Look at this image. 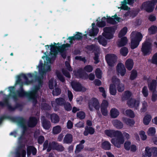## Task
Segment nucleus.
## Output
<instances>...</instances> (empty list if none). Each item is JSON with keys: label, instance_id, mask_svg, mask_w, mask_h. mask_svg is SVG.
Returning <instances> with one entry per match:
<instances>
[{"label": "nucleus", "instance_id": "nucleus-1", "mask_svg": "<svg viewBox=\"0 0 157 157\" xmlns=\"http://www.w3.org/2000/svg\"><path fill=\"white\" fill-rule=\"evenodd\" d=\"M113 136L111 139V143L116 147L119 148L121 145L123 144L124 139L122 133L118 130L114 131L109 129V137Z\"/></svg>", "mask_w": 157, "mask_h": 157}, {"label": "nucleus", "instance_id": "nucleus-2", "mask_svg": "<svg viewBox=\"0 0 157 157\" xmlns=\"http://www.w3.org/2000/svg\"><path fill=\"white\" fill-rule=\"evenodd\" d=\"M11 95H13V94H9L3 99V101H0V106L2 107H6L10 111H14L17 109H22V105L18 102L16 103L14 107L11 106L9 102V97L11 96Z\"/></svg>", "mask_w": 157, "mask_h": 157}, {"label": "nucleus", "instance_id": "nucleus-3", "mask_svg": "<svg viewBox=\"0 0 157 157\" xmlns=\"http://www.w3.org/2000/svg\"><path fill=\"white\" fill-rule=\"evenodd\" d=\"M9 89L10 93L13 94V95H11L15 101L18 100V97L22 98L24 97L28 98L29 101H31L29 92H26L25 91L17 90V94H16L14 91V87L10 86L9 87Z\"/></svg>", "mask_w": 157, "mask_h": 157}, {"label": "nucleus", "instance_id": "nucleus-4", "mask_svg": "<svg viewBox=\"0 0 157 157\" xmlns=\"http://www.w3.org/2000/svg\"><path fill=\"white\" fill-rule=\"evenodd\" d=\"M152 44L149 40H145L142 44L141 51L142 55L144 56H149L152 51Z\"/></svg>", "mask_w": 157, "mask_h": 157}, {"label": "nucleus", "instance_id": "nucleus-5", "mask_svg": "<svg viewBox=\"0 0 157 157\" xmlns=\"http://www.w3.org/2000/svg\"><path fill=\"white\" fill-rule=\"evenodd\" d=\"M142 38V35L140 32L137 33L134 36H132L131 39V48L134 49L137 47Z\"/></svg>", "mask_w": 157, "mask_h": 157}, {"label": "nucleus", "instance_id": "nucleus-6", "mask_svg": "<svg viewBox=\"0 0 157 157\" xmlns=\"http://www.w3.org/2000/svg\"><path fill=\"white\" fill-rule=\"evenodd\" d=\"M10 119L13 121L16 122L22 128V135H24L28 130V128L25 125L26 119L21 117H10Z\"/></svg>", "mask_w": 157, "mask_h": 157}, {"label": "nucleus", "instance_id": "nucleus-7", "mask_svg": "<svg viewBox=\"0 0 157 157\" xmlns=\"http://www.w3.org/2000/svg\"><path fill=\"white\" fill-rule=\"evenodd\" d=\"M155 4V2L153 0L146 1L142 3L140 8L141 10L144 9L147 12L151 13L154 10Z\"/></svg>", "mask_w": 157, "mask_h": 157}, {"label": "nucleus", "instance_id": "nucleus-8", "mask_svg": "<svg viewBox=\"0 0 157 157\" xmlns=\"http://www.w3.org/2000/svg\"><path fill=\"white\" fill-rule=\"evenodd\" d=\"M40 88V87L39 86H36L32 91L29 92L33 106H35L37 103V98L38 96V91Z\"/></svg>", "mask_w": 157, "mask_h": 157}, {"label": "nucleus", "instance_id": "nucleus-9", "mask_svg": "<svg viewBox=\"0 0 157 157\" xmlns=\"http://www.w3.org/2000/svg\"><path fill=\"white\" fill-rule=\"evenodd\" d=\"M112 83L115 84L118 92H122L124 91L125 89L124 84L121 82L120 79L116 76H113L112 78Z\"/></svg>", "mask_w": 157, "mask_h": 157}, {"label": "nucleus", "instance_id": "nucleus-10", "mask_svg": "<svg viewBox=\"0 0 157 157\" xmlns=\"http://www.w3.org/2000/svg\"><path fill=\"white\" fill-rule=\"evenodd\" d=\"M88 108L90 110L92 111L94 107L96 110H99L100 106L98 99L95 98H93L88 102Z\"/></svg>", "mask_w": 157, "mask_h": 157}, {"label": "nucleus", "instance_id": "nucleus-11", "mask_svg": "<svg viewBox=\"0 0 157 157\" xmlns=\"http://www.w3.org/2000/svg\"><path fill=\"white\" fill-rule=\"evenodd\" d=\"M71 47L70 44L68 43L63 44L61 46H59L58 48V51L60 52L61 56L63 58L65 59L66 58L67 56V54L66 51L67 49L66 48Z\"/></svg>", "mask_w": 157, "mask_h": 157}, {"label": "nucleus", "instance_id": "nucleus-12", "mask_svg": "<svg viewBox=\"0 0 157 157\" xmlns=\"http://www.w3.org/2000/svg\"><path fill=\"white\" fill-rule=\"evenodd\" d=\"M116 72L117 75L124 76L126 73V69L124 65L122 63H119L116 66Z\"/></svg>", "mask_w": 157, "mask_h": 157}, {"label": "nucleus", "instance_id": "nucleus-13", "mask_svg": "<svg viewBox=\"0 0 157 157\" xmlns=\"http://www.w3.org/2000/svg\"><path fill=\"white\" fill-rule=\"evenodd\" d=\"M21 78H23L25 80V83L26 84L28 85L32 82V80H29L27 76L25 74L22 73L20 75H18L17 77V80L16 82L17 84H20L23 83L22 81Z\"/></svg>", "mask_w": 157, "mask_h": 157}, {"label": "nucleus", "instance_id": "nucleus-14", "mask_svg": "<svg viewBox=\"0 0 157 157\" xmlns=\"http://www.w3.org/2000/svg\"><path fill=\"white\" fill-rule=\"evenodd\" d=\"M108 106V101L104 100L100 106L101 111L102 115L104 116H106L108 115V112L107 109Z\"/></svg>", "mask_w": 157, "mask_h": 157}, {"label": "nucleus", "instance_id": "nucleus-15", "mask_svg": "<svg viewBox=\"0 0 157 157\" xmlns=\"http://www.w3.org/2000/svg\"><path fill=\"white\" fill-rule=\"evenodd\" d=\"M117 57L115 54H109V66L113 67L116 64Z\"/></svg>", "mask_w": 157, "mask_h": 157}, {"label": "nucleus", "instance_id": "nucleus-16", "mask_svg": "<svg viewBox=\"0 0 157 157\" xmlns=\"http://www.w3.org/2000/svg\"><path fill=\"white\" fill-rule=\"evenodd\" d=\"M72 89L75 91H81L82 90V86L81 84L78 82H71Z\"/></svg>", "mask_w": 157, "mask_h": 157}, {"label": "nucleus", "instance_id": "nucleus-17", "mask_svg": "<svg viewBox=\"0 0 157 157\" xmlns=\"http://www.w3.org/2000/svg\"><path fill=\"white\" fill-rule=\"evenodd\" d=\"M41 123L43 128L45 129L48 130L51 127V123L50 121L46 119L45 117L43 116L41 119Z\"/></svg>", "mask_w": 157, "mask_h": 157}, {"label": "nucleus", "instance_id": "nucleus-18", "mask_svg": "<svg viewBox=\"0 0 157 157\" xmlns=\"http://www.w3.org/2000/svg\"><path fill=\"white\" fill-rule=\"evenodd\" d=\"M37 121L36 117H30L28 122V125L29 127H34L37 124Z\"/></svg>", "mask_w": 157, "mask_h": 157}, {"label": "nucleus", "instance_id": "nucleus-19", "mask_svg": "<svg viewBox=\"0 0 157 157\" xmlns=\"http://www.w3.org/2000/svg\"><path fill=\"white\" fill-rule=\"evenodd\" d=\"M53 150L59 152H62L64 150L65 148L63 145L55 141H52Z\"/></svg>", "mask_w": 157, "mask_h": 157}, {"label": "nucleus", "instance_id": "nucleus-20", "mask_svg": "<svg viewBox=\"0 0 157 157\" xmlns=\"http://www.w3.org/2000/svg\"><path fill=\"white\" fill-rule=\"evenodd\" d=\"M22 146H20L15 152V157H22L25 156L26 152L25 150L22 149Z\"/></svg>", "mask_w": 157, "mask_h": 157}, {"label": "nucleus", "instance_id": "nucleus-21", "mask_svg": "<svg viewBox=\"0 0 157 157\" xmlns=\"http://www.w3.org/2000/svg\"><path fill=\"white\" fill-rule=\"evenodd\" d=\"M95 40H97L99 43L103 46H105L107 44V40L108 39L104 38L102 36L100 35L96 38Z\"/></svg>", "mask_w": 157, "mask_h": 157}, {"label": "nucleus", "instance_id": "nucleus-22", "mask_svg": "<svg viewBox=\"0 0 157 157\" xmlns=\"http://www.w3.org/2000/svg\"><path fill=\"white\" fill-rule=\"evenodd\" d=\"M107 18L105 17H103L101 18V21H98V20H97V21L96 23L97 26L100 28H102L105 27L106 25V22L108 23V16L107 15Z\"/></svg>", "mask_w": 157, "mask_h": 157}, {"label": "nucleus", "instance_id": "nucleus-23", "mask_svg": "<svg viewBox=\"0 0 157 157\" xmlns=\"http://www.w3.org/2000/svg\"><path fill=\"white\" fill-rule=\"evenodd\" d=\"M73 140V136L70 133L67 134L63 139V143L66 144H71Z\"/></svg>", "mask_w": 157, "mask_h": 157}, {"label": "nucleus", "instance_id": "nucleus-24", "mask_svg": "<svg viewBox=\"0 0 157 157\" xmlns=\"http://www.w3.org/2000/svg\"><path fill=\"white\" fill-rule=\"evenodd\" d=\"M127 103L129 107L133 108L138 106L139 101L135 99L131 98L128 101Z\"/></svg>", "mask_w": 157, "mask_h": 157}, {"label": "nucleus", "instance_id": "nucleus-25", "mask_svg": "<svg viewBox=\"0 0 157 157\" xmlns=\"http://www.w3.org/2000/svg\"><path fill=\"white\" fill-rule=\"evenodd\" d=\"M77 74L79 78L84 79H86L88 76V74L84 72V70L82 68H80L77 71Z\"/></svg>", "mask_w": 157, "mask_h": 157}, {"label": "nucleus", "instance_id": "nucleus-26", "mask_svg": "<svg viewBox=\"0 0 157 157\" xmlns=\"http://www.w3.org/2000/svg\"><path fill=\"white\" fill-rule=\"evenodd\" d=\"M95 132L94 129L91 127L86 126L85 128V130L83 132V135L85 136H87L89 134H93Z\"/></svg>", "mask_w": 157, "mask_h": 157}, {"label": "nucleus", "instance_id": "nucleus-27", "mask_svg": "<svg viewBox=\"0 0 157 157\" xmlns=\"http://www.w3.org/2000/svg\"><path fill=\"white\" fill-rule=\"evenodd\" d=\"M117 42V45L118 47H121L125 45L128 43V40L126 37L124 36L121 38Z\"/></svg>", "mask_w": 157, "mask_h": 157}, {"label": "nucleus", "instance_id": "nucleus-28", "mask_svg": "<svg viewBox=\"0 0 157 157\" xmlns=\"http://www.w3.org/2000/svg\"><path fill=\"white\" fill-rule=\"evenodd\" d=\"M134 64L133 60L132 59H128L125 62V65L128 70L131 71L133 67Z\"/></svg>", "mask_w": 157, "mask_h": 157}, {"label": "nucleus", "instance_id": "nucleus-29", "mask_svg": "<svg viewBox=\"0 0 157 157\" xmlns=\"http://www.w3.org/2000/svg\"><path fill=\"white\" fill-rule=\"evenodd\" d=\"M157 81L155 79H153L151 82L148 84L149 90L151 91H155L157 86Z\"/></svg>", "mask_w": 157, "mask_h": 157}, {"label": "nucleus", "instance_id": "nucleus-30", "mask_svg": "<svg viewBox=\"0 0 157 157\" xmlns=\"http://www.w3.org/2000/svg\"><path fill=\"white\" fill-rule=\"evenodd\" d=\"M40 74H41V75L38 76L36 75H35L33 73H29L27 74V76L29 78H33L34 77L36 80L37 82H39V81L43 80V75L44 74H42V73Z\"/></svg>", "mask_w": 157, "mask_h": 157}, {"label": "nucleus", "instance_id": "nucleus-31", "mask_svg": "<svg viewBox=\"0 0 157 157\" xmlns=\"http://www.w3.org/2000/svg\"><path fill=\"white\" fill-rule=\"evenodd\" d=\"M112 123L113 126L117 129H121L123 127L122 123L118 120H114L112 121Z\"/></svg>", "mask_w": 157, "mask_h": 157}, {"label": "nucleus", "instance_id": "nucleus-32", "mask_svg": "<svg viewBox=\"0 0 157 157\" xmlns=\"http://www.w3.org/2000/svg\"><path fill=\"white\" fill-rule=\"evenodd\" d=\"M117 88L114 84L112 83L109 86V92L111 95H115L117 93Z\"/></svg>", "mask_w": 157, "mask_h": 157}, {"label": "nucleus", "instance_id": "nucleus-33", "mask_svg": "<svg viewBox=\"0 0 157 157\" xmlns=\"http://www.w3.org/2000/svg\"><path fill=\"white\" fill-rule=\"evenodd\" d=\"M157 33V26L152 25L148 29V33L149 35H154Z\"/></svg>", "mask_w": 157, "mask_h": 157}, {"label": "nucleus", "instance_id": "nucleus-34", "mask_svg": "<svg viewBox=\"0 0 157 157\" xmlns=\"http://www.w3.org/2000/svg\"><path fill=\"white\" fill-rule=\"evenodd\" d=\"M99 31V29L97 27H92V29L89 31V35L90 36H95L97 35Z\"/></svg>", "mask_w": 157, "mask_h": 157}, {"label": "nucleus", "instance_id": "nucleus-35", "mask_svg": "<svg viewBox=\"0 0 157 157\" xmlns=\"http://www.w3.org/2000/svg\"><path fill=\"white\" fill-rule=\"evenodd\" d=\"M50 118L52 122L54 123H58L59 121V116L55 113L52 114L51 115Z\"/></svg>", "mask_w": 157, "mask_h": 157}, {"label": "nucleus", "instance_id": "nucleus-36", "mask_svg": "<svg viewBox=\"0 0 157 157\" xmlns=\"http://www.w3.org/2000/svg\"><path fill=\"white\" fill-rule=\"evenodd\" d=\"M110 115L113 118H116L119 114V112L117 109L115 108L112 109L110 111Z\"/></svg>", "mask_w": 157, "mask_h": 157}, {"label": "nucleus", "instance_id": "nucleus-37", "mask_svg": "<svg viewBox=\"0 0 157 157\" xmlns=\"http://www.w3.org/2000/svg\"><path fill=\"white\" fill-rule=\"evenodd\" d=\"M132 95V93L129 90L125 91L124 92V94L122 97V99L123 100H127L129 99Z\"/></svg>", "mask_w": 157, "mask_h": 157}, {"label": "nucleus", "instance_id": "nucleus-38", "mask_svg": "<svg viewBox=\"0 0 157 157\" xmlns=\"http://www.w3.org/2000/svg\"><path fill=\"white\" fill-rule=\"evenodd\" d=\"M55 102L57 105L62 106L64 105L66 101L64 98H56L55 99Z\"/></svg>", "mask_w": 157, "mask_h": 157}, {"label": "nucleus", "instance_id": "nucleus-39", "mask_svg": "<svg viewBox=\"0 0 157 157\" xmlns=\"http://www.w3.org/2000/svg\"><path fill=\"white\" fill-rule=\"evenodd\" d=\"M151 116L149 114L146 115L143 118V123L144 124L146 125L149 124V122L151 121Z\"/></svg>", "mask_w": 157, "mask_h": 157}, {"label": "nucleus", "instance_id": "nucleus-40", "mask_svg": "<svg viewBox=\"0 0 157 157\" xmlns=\"http://www.w3.org/2000/svg\"><path fill=\"white\" fill-rule=\"evenodd\" d=\"M56 74L57 78L60 82L63 83L65 82V78L60 72L58 71H56Z\"/></svg>", "mask_w": 157, "mask_h": 157}, {"label": "nucleus", "instance_id": "nucleus-41", "mask_svg": "<svg viewBox=\"0 0 157 157\" xmlns=\"http://www.w3.org/2000/svg\"><path fill=\"white\" fill-rule=\"evenodd\" d=\"M138 75L137 71L134 69L132 70L129 77V79L131 80H133L137 77Z\"/></svg>", "mask_w": 157, "mask_h": 157}, {"label": "nucleus", "instance_id": "nucleus-42", "mask_svg": "<svg viewBox=\"0 0 157 157\" xmlns=\"http://www.w3.org/2000/svg\"><path fill=\"white\" fill-rule=\"evenodd\" d=\"M128 31V29L127 27H124L120 31L118 35V37L121 38L122 37H124Z\"/></svg>", "mask_w": 157, "mask_h": 157}, {"label": "nucleus", "instance_id": "nucleus-43", "mask_svg": "<svg viewBox=\"0 0 157 157\" xmlns=\"http://www.w3.org/2000/svg\"><path fill=\"white\" fill-rule=\"evenodd\" d=\"M127 2L126 0H124L123 1L121 2V7L119 8H121V10H128L130 9V8L126 5Z\"/></svg>", "mask_w": 157, "mask_h": 157}, {"label": "nucleus", "instance_id": "nucleus-44", "mask_svg": "<svg viewBox=\"0 0 157 157\" xmlns=\"http://www.w3.org/2000/svg\"><path fill=\"white\" fill-rule=\"evenodd\" d=\"M124 121L127 125L130 126L133 125L135 123L133 119L130 118H125Z\"/></svg>", "mask_w": 157, "mask_h": 157}, {"label": "nucleus", "instance_id": "nucleus-45", "mask_svg": "<svg viewBox=\"0 0 157 157\" xmlns=\"http://www.w3.org/2000/svg\"><path fill=\"white\" fill-rule=\"evenodd\" d=\"M128 52V49L126 47H123L121 48L120 50V54L124 56H126Z\"/></svg>", "mask_w": 157, "mask_h": 157}, {"label": "nucleus", "instance_id": "nucleus-46", "mask_svg": "<svg viewBox=\"0 0 157 157\" xmlns=\"http://www.w3.org/2000/svg\"><path fill=\"white\" fill-rule=\"evenodd\" d=\"M41 109L44 110H49L51 109V106L47 103H42L41 105Z\"/></svg>", "mask_w": 157, "mask_h": 157}, {"label": "nucleus", "instance_id": "nucleus-47", "mask_svg": "<svg viewBox=\"0 0 157 157\" xmlns=\"http://www.w3.org/2000/svg\"><path fill=\"white\" fill-rule=\"evenodd\" d=\"M84 148V145H81L80 144H77L76 147L75 151V154H76L81 151Z\"/></svg>", "mask_w": 157, "mask_h": 157}, {"label": "nucleus", "instance_id": "nucleus-48", "mask_svg": "<svg viewBox=\"0 0 157 157\" xmlns=\"http://www.w3.org/2000/svg\"><path fill=\"white\" fill-rule=\"evenodd\" d=\"M61 131V128L60 126H56L54 127L53 128V133L55 134H56L59 133Z\"/></svg>", "mask_w": 157, "mask_h": 157}, {"label": "nucleus", "instance_id": "nucleus-49", "mask_svg": "<svg viewBox=\"0 0 157 157\" xmlns=\"http://www.w3.org/2000/svg\"><path fill=\"white\" fill-rule=\"evenodd\" d=\"M125 114L127 116L132 118L135 117V114L133 112L131 109H127L125 111Z\"/></svg>", "mask_w": 157, "mask_h": 157}, {"label": "nucleus", "instance_id": "nucleus-50", "mask_svg": "<svg viewBox=\"0 0 157 157\" xmlns=\"http://www.w3.org/2000/svg\"><path fill=\"white\" fill-rule=\"evenodd\" d=\"M145 154L148 157H151L152 155L151 147H146L145 150Z\"/></svg>", "mask_w": 157, "mask_h": 157}, {"label": "nucleus", "instance_id": "nucleus-51", "mask_svg": "<svg viewBox=\"0 0 157 157\" xmlns=\"http://www.w3.org/2000/svg\"><path fill=\"white\" fill-rule=\"evenodd\" d=\"M61 90L60 88L59 87L55 88L53 90L52 94L54 96H57L61 94Z\"/></svg>", "mask_w": 157, "mask_h": 157}, {"label": "nucleus", "instance_id": "nucleus-52", "mask_svg": "<svg viewBox=\"0 0 157 157\" xmlns=\"http://www.w3.org/2000/svg\"><path fill=\"white\" fill-rule=\"evenodd\" d=\"M93 69V66L90 65H86L84 68V70L88 73L92 72Z\"/></svg>", "mask_w": 157, "mask_h": 157}, {"label": "nucleus", "instance_id": "nucleus-53", "mask_svg": "<svg viewBox=\"0 0 157 157\" xmlns=\"http://www.w3.org/2000/svg\"><path fill=\"white\" fill-rule=\"evenodd\" d=\"M86 116L85 113L82 111H80L77 113V117L81 120L84 119Z\"/></svg>", "mask_w": 157, "mask_h": 157}, {"label": "nucleus", "instance_id": "nucleus-54", "mask_svg": "<svg viewBox=\"0 0 157 157\" xmlns=\"http://www.w3.org/2000/svg\"><path fill=\"white\" fill-rule=\"evenodd\" d=\"M131 145V142L129 141H126L124 144V148L126 151H129L130 149Z\"/></svg>", "mask_w": 157, "mask_h": 157}, {"label": "nucleus", "instance_id": "nucleus-55", "mask_svg": "<svg viewBox=\"0 0 157 157\" xmlns=\"http://www.w3.org/2000/svg\"><path fill=\"white\" fill-rule=\"evenodd\" d=\"M95 74L96 77L99 78L101 79V71L99 68H97L95 71Z\"/></svg>", "mask_w": 157, "mask_h": 157}, {"label": "nucleus", "instance_id": "nucleus-56", "mask_svg": "<svg viewBox=\"0 0 157 157\" xmlns=\"http://www.w3.org/2000/svg\"><path fill=\"white\" fill-rule=\"evenodd\" d=\"M149 136H153L155 133V129L154 127H151L149 128L147 132Z\"/></svg>", "mask_w": 157, "mask_h": 157}, {"label": "nucleus", "instance_id": "nucleus-57", "mask_svg": "<svg viewBox=\"0 0 157 157\" xmlns=\"http://www.w3.org/2000/svg\"><path fill=\"white\" fill-rule=\"evenodd\" d=\"M142 93L144 97L146 98L148 96V92L147 86H144L142 89Z\"/></svg>", "mask_w": 157, "mask_h": 157}, {"label": "nucleus", "instance_id": "nucleus-58", "mask_svg": "<svg viewBox=\"0 0 157 157\" xmlns=\"http://www.w3.org/2000/svg\"><path fill=\"white\" fill-rule=\"evenodd\" d=\"M63 105L65 110L67 111H70L72 109V106L70 103L69 102L67 103H65Z\"/></svg>", "mask_w": 157, "mask_h": 157}, {"label": "nucleus", "instance_id": "nucleus-59", "mask_svg": "<svg viewBox=\"0 0 157 157\" xmlns=\"http://www.w3.org/2000/svg\"><path fill=\"white\" fill-rule=\"evenodd\" d=\"M147 103L145 101H144L142 104V108L140 109L141 112H144L147 110Z\"/></svg>", "mask_w": 157, "mask_h": 157}, {"label": "nucleus", "instance_id": "nucleus-60", "mask_svg": "<svg viewBox=\"0 0 157 157\" xmlns=\"http://www.w3.org/2000/svg\"><path fill=\"white\" fill-rule=\"evenodd\" d=\"M54 45L52 44L51 45H50L51 51L52 52H57V50H56V49H57V50H58V47L57 46V44L55 43H54Z\"/></svg>", "mask_w": 157, "mask_h": 157}, {"label": "nucleus", "instance_id": "nucleus-61", "mask_svg": "<svg viewBox=\"0 0 157 157\" xmlns=\"http://www.w3.org/2000/svg\"><path fill=\"white\" fill-rule=\"evenodd\" d=\"M76 34L74 35L76 40H80L82 39L83 36L82 33L76 32Z\"/></svg>", "mask_w": 157, "mask_h": 157}, {"label": "nucleus", "instance_id": "nucleus-62", "mask_svg": "<svg viewBox=\"0 0 157 157\" xmlns=\"http://www.w3.org/2000/svg\"><path fill=\"white\" fill-rule=\"evenodd\" d=\"M151 63L157 65V52L153 55L151 59Z\"/></svg>", "mask_w": 157, "mask_h": 157}, {"label": "nucleus", "instance_id": "nucleus-63", "mask_svg": "<svg viewBox=\"0 0 157 157\" xmlns=\"http://www.w3.org/2000/svg\"><path fill=\"white\" fill-rule=\"evenodd\" d=\"M45 140L44 136H40L37 138L38 143L40 144H42Z\"/></svg>", "mask_w": 157, "mask_h": 157}, {"label": "nucleus", "instance_id": "nucleus-64", "mask_svg": "<svg viewBox=\"0 0 157 157\" xmlns=\"http://www.w3.org/2000/svg\"><path fill=\"white\" fill-rule=\"evenodd\" d=\"M139 134L142 140H145L146 139L147 137L145 134V132L144 131H140L139 133Z\"/></svg>", "mask_w": 157, "mask_h": 157}]
</instances>
